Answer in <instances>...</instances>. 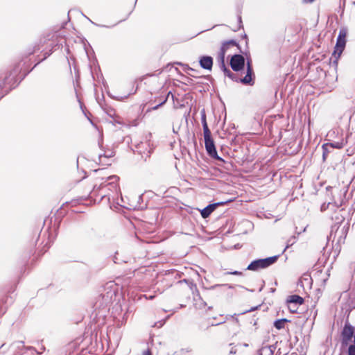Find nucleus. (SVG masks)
<instances>
[{
	"mask_svg": "<svg viewBox=\"0 0 355 355\" xmlns=\"http://www.w3.org/2000/svg\"><path fill=\"white\" fill-rule=\"evenodd\" d=\"M277 259L278 256H273L266 259L254 260L248 265L247 270L256 271L259 269L266 268L275 263Z\"/></svg>",
	"mask_w": 355,
	"mask_h": 355,
	"instance_id": "f257e3e1",
	"label": "nucleus"
},
{
	"mask_svg": "<svg viewBox=\"0 0 355 355\" xmlns=\"http://www.w3.org/2000/svg\"><path fill=\"white\" fill-rule=\"evenodd\" d=\"M341 336L343 344L345 345H348V343L352 340L353 336L354 337V328L348 322H345Z\"/></svg>",
	"mask_w": 355,
	"mask_h": 355,
	"instance_id": "f03ea898",
	"label": "nucleus"
},
{
	"mask_svg": "<svg viewBox=\"0 0 355 355\" xmlns=\"http://www.w3.org/2000/svg\"><path fill=\"white\" fill-rule=\"evenodd\" d=\"M245 59L241 55H234L232 57L230 64L232 69L235 71H239L244 67Z\"/></svg>",
	"mask_w": 355,
	"mask_h": 355,
	"instance_id": "7ed1b4c3",
	"label": "nucleus"
},
{
	"mask_svg": "<svg viewBox=\"0 0 355 355\" xmlns=\"http://www.w3.org/2000/svg\"><path fill=\"white\" fill-rule=\"evenodd\" d=\"M236 45H237L236 42L233 40L226 41L223 43L220 50L218 53V57L220 60L221 64L223 67H224L225 55L227 50L229 48L236 46Z\"/></svg>",
	"mask_w": 355,
	"mask_h": 355,
	"instance_id": "20e7f679",
	"label": "nucleus"
},
{
	"mask_svg": "<svg viewBox=\"0 0 355 355\" xmlns=\"http://www.w3.org/2000/svg\"><path fill=\"white\" fill-rule=\"evenodd\" d=\"M205 145L206 150L207 151V153L209 156L211 157L216 159L218 160L223 161L222 158L218 156L217 151L215 148L214 142L212 139L205 140Z\"/></svg>",
	"mask_w": 355,
	"mask_h": 355,
	"instance_id": "39448f33",
	"label": "nucleus"
},
{
	"mask_svg": "<svg viewBox=\"0 0 355 355\" xmlns=\"http://www.w3.org/2000/svg\"><path fill=\"white\" fill-rule=\"evenodd\" d=\"M345 144V142L344 141L343 139H342L341 141H334V142L327 143V144H323L322 145L323 159L325 160V159H326V150H327L328 148L340 149V148H343Z\"/></svg>",
	"mask_w": 355,
	"mask_h": 355,
	"instance_id": "423d86ee",
	"label": "nucleus"
},
{
	"mask_svg": "<svg viewBox=\"0 0 355 355\" xmlns=\"http://www.w3.org/2000/svg\"><path fill=\"white\" fill-rule=\"evenodd\" d=\"M224 204H225V202H217V203H214V204L209 205L208 206H207L205 208H204L201 211L200 213H201L202 217L203 218H207L216 209V208L218 206L223 205Z\"/></svg>",
	"mask_w": 355,
	"mask_h": 355,
	"instance_id": "0eeeda50",
	"label": "nucleus"
},
{
	"mask_svg": "<svg viewBox=\"0 0 355 355\" xmlns=\"http://www.w3.org/2000/svg\"><path fill=\"white\" fill-rule=\"evenodd\" d=\"M202 68L207 70H211L213 66V59L211 56H202L199 60Z\"/></svg>",
	"mask_w": 355,
	"mask_h": 355,
	"instance_id": "6e6552de",
	"label": "nucleus"
},
{
	"mask_svg": "<svg viewBox=\"0 0 355 355\" xmlns=\"http://www.w3.org/2000/svg\"><path fill=\"white\" fill-rule=\"evenodd\" d=\"M287 302L289 304V309H291V305H297V304H302L304 302V299L297 295H291L287 300Z\"/></svg>",
	"mask_w": 355,
	"mask_h": 355,
	"instance_id": "1a4fd4ad",
	"label": "nucleus"
},
{
	"mask_svg": "<svg viewBox=\"0 0 355 355\" xmlns=\"http://www.w3.org/2000/svg\"><path fill=\"white\" fill-rule=\"evenodd\" d=\"M344 48L336 45L332 56H334L336 58V60H337L340 56Z\"/></svg>",
	"mask_w": 355,
	"mask_h": 355,
	"instance_id": "9d476101",
	"label": "nucleus"
},
{
	"mask_svg": "<svg viewBox=\"0 0 355 355\" xmlns=\"http://www.w3.org/2000/svg\"><path fill=\"white\" fill-rule=\"evenodd\" d=\"M288 320L286 319H281V320H277L274 323V326L277 329H281L282 328L284 327V324L285 323L287 322Z\"/></svg>",
	"mask_w": 355,
	"mask_h": 355,
	"instance_id": "9b49d317",
	"label": "nucleus"
},
{
	"mask_svg": "<svg viewBox=\"0 0 355 355\" xmlns=\"http://www.w3.org/2000/svg\"><path fill=\"white\" fill-rule=\"evenodd\" d=\"M336 46H340L345 49V40L344 37H342L341 33H340V35L337 39Z\"/></svg>",
	"mask_w": 355,
	"mask_h": 355,
	"instance_id": "f8f14e48",
	"label": "nucleus"
},
{
	"mask_svg": "<svg viewBox=\"0 0 355 355\" xmlns=\"http://www.w3.org/2000/svg\"><path fill=\"white\" fill-rule=\"evenodd\" d=\"M220 67L223 69L225 76H227L231 79H234V73H233L230 69H227L225 64L224 67H223L220 64Z\"/></svg>",
	"mask_w": 355,
	"mask_h": 355,
	"instance_id": "ddd939ff",
	"label": "nucleus"
},
{
	"mask_svg": "<svg viewBox=\"0 0 355 355\" xmlns=\"http://www.w3.org/2000/svg\"><path fill=\"white\" fill-rule=\"evenodd\" d=\"M243 83L244 84H248V85H252V75H249V74H247L245 76V77L241 79V80Z\"/></svg>",
	"mask_w": 355,
	"mask_h": 355,
	"instance_id": "4468645a",
	"label": "nucleus"
},
{
	"mask_svg": "<svg viewBox=\"0 0 355 355\" xmlns=\"http://www.w3.org/2000/svg\"><path fill=\"white\" fill-rule=\"evenodd\" d=\"M295 241H296L295 236H293L291 239H289L287 241L286 246V248L284 249V250H286V249L288 248L290 246L293 245L295 243Z\"/></svg>",
	"mask_w": 355,
	"mask_h": 355,
	"instance_id": "2eb2a0df",
	"label": "nucleus"
},
{
	"mask_svg": "<svg viewBox=\"0 0 355 355\" xmlns=\"http://www.w3.org/2000/svg\"><path fill=\"white\" fill-rule=\"evenodd\" d=\"M205 140L211 139V132L209 130L203 131Z\"/></svg>",
	"mask_w": 355,
	"mask_h": 355,
	"instance_id": "dca6fc26",
	"label": "nucleus"
},
{
	"mask_svg": "<svg viewBox=\"0 0 355 355\" xmlns=\"http://www.w3.org/2000/svg\"><path fill=\"white\" fill-rule=\"evenodd\" d=\"M109 180H111L112 182H110L108 184H114L115 182H117L118 180H119V178L117 176H115V175H113V176H110L108 178H107Z\"/></svg>",
	"mask_w": 355,
	"mask_h": 355,
	"instance_id": "f3484780",
	"label": "nucleus"
},
{
	"mask_svg": "<svg viewBox=\"0 0 355 355\" xmlns=\"http://www.w3.org/2000/svg\"><path fill=\"white\" fill-rule=\"evenodd\" d=\"M252 73H253V71H252V69L251 67L250 63L248 61V63H247V74L252 76Z\"/></svg>",
	"mask_w": 355,
	"mask_h": 355,
	"instance_id": "a211bd4d",
	"label": "nucleus"
},
{
	"mask_svg": "<svg viewBox=\"0 0 355 355\" xmlns=\"http://www.w3.org/2000/svg\"><path fill=\"white\" fill-rule=\"evenodd\" d=\"M170 94H171V92H169V93L168 94L167 97H166V98H165V99H164V100L161 103H159V105H157L155 106L153 109V110H157V109L160 105H162L164 104V103H166V101H167V98L169 96V95H170Z\"/></svg>",
	"mask_w": 355,
	"mask_h": 355,
	"instance_id": "6ab92c4d",
	"label": "nucleus"
},
{
	"mask_svg": "<svg viewBox=\"0 0 355 355\" xmlns=\"http://www.w3.org/2000/svg\"><path fill=\"white\" fill-rule=\"evenodd\" d=\"M227 274L234 275H241L242 272H239V271L235 270V271H233V272H227Z\"/></svg>",
	"mask_w": 355,
	"mask_h": 355,
	"instance_id": "aec40b11",
	"label": "nucleus"
},
{
	"mask_svg": "<svg viewBox=\"0 0 355 355\" xmlns=\"http://www.w3.org/2000/svg\"><path fill=\"white\" fill-rule=\"evenodd\" d=\"M202 127H203V131L209 130L207 122H205L204 124H202Z\"/></svg>",
	"mask_w": 355,
	"mask_h": 355,
	"instance_id": "412c9836",
	"label": "nucleus"
},
{
	"mask_svg": "<svg viewBox=\"0 0 355 355\" xmlns=\"http://www.w3.org/2000/svg\"><path fill=\"white\" fill-rule=\"evenodd\" d=\"M205 122H207L206 121V116L205 114H203L202 116V123L204 124Z\"/></svg>",
	"mask_w": 355,
	"mask_h": 355,
	"instance_id": "4be33fe9",
	"label": "nucleus"
},
{
	"mask_svg": "<svg viewBox=\"0 0 355 355\" xmlns=\"http://www.w3.org/2000/svg\"><path fill=\"white\" fill-rule=\"evenodd\" d=\"M220 285H216L214 286V287H216V286H219ZM222 286H227L230 288H232V286L231 285H227V284H223Z\"/></svg>",
	"mask_w": 355,
	"mask_h": 355,
	"instance_id": "5701e85b",
	"label": "nucleus"
},
{
	"mask_svg": "<svg viewBox=\"0 0 355 355\" xmlns=\"http://www.w3.org/2000/svg\"><path fill=\"white\" fill-rule=\"evenodd\" d=\"M143 355H151L148 351H146L143 353Z\"/></svg>",
	"mask_w": 355,
	"mask_h": 355,
	"instance_id": "b1692460",
	"label": "nucleus"
},
{
	"mask_svg": "<svg viewBox=\"0 0 355 355\" xmlns=\"http://www.w3.org/2000/svg\"><path fill=\"white\" fill-rule=\"evenodd\" d=\"M325 209H326L325 205H322V207H321V210L323 211V210H325Z\"/></svg>",
	"mask_w": 355,
	"mask_h": 355,
	"instance_id": "393cba45",
	"label": "nucleus"
},
{
	"mask_svg": "<svg viewBox=\"0 0 355 355\" xmlns=\"http://www.w3.org/2000/svg\"><path fill=\"white\" fill-rule=\"evenodd\" d=\"M314 0H304V2L306 3H311L313 2Z\"/></svg>",
	"mask_w": 355,
	"mask_h": 355,
	"instance_id": "a878e982",
	"label": "nucleus"
},
{
	"mask_svg": "<svg viewBox=\"0 0 355 355\" xmlns=\"http://www.w3.org/2000/svg\"><path fill=\"white\" fill-rule=\"evenodd\" d=\"M329 149L330 148H328L327 150H326V157L327 156V154L329 153Z\"/></svg>",
	"mask_w": 355,
	"mask_h": 355,
	"instance_id": "bb28decb",
	"label": "nucleus"
},
{
	"mask_svg": "<svg viewBox=\"0 0 355 355\" xmlns=\"http://www.w3.org/2000/svg\"><path fill=\"white\" fill-rule=\"evenodd\" d=\"M190 71H191L192 72H195L196 71L191 68L189 69Z\"/></svg>",
	"mask_w": 355,
	"mask_h": 355,
	"instance_id": "cd10ccee",
	"label": "nucleus"
}]
</instances>
